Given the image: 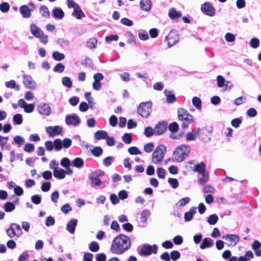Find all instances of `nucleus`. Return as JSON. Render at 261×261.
<instances>
[{
    "mask_svg": "<svg viewBox=\"0 0 261 261\" xmlns=\"http://www.w3.org/2000/svg\"><path fill=\"white\" fill-rule=\"evenodd\" d=\"M10 9V5L7 2H3L0 4V10L3 13L8 12Z\"/></svg>",
    "mask_w": 261,
    "mask_h": 261,
    "instance_id": "59",
    "label": "nucleus"
},
{
    "mask_svg": "<svg viewBox=\"0 0 261 261\" xmlns=\"http://www.w3.org/2000/svg\"><path fill=\"white\" fill-rule=\"evenodd\" d=\"M141 9L146 12L149 11L152 7V3L150 0H142L140 3Z\"/></svg>",
    "mask_w": 261,
    "mask_h": 261,
    "instance_id": "19",
    "label": "nucleus"
},
{
    "mask_svg": "<svg viewBox=\"0 0 261 261\" xmlns=\"http://www.w3.org/2000/svg\"><path fill=\"white\" fill-rule=\"evenodd\" d=\"M56 43L62 48L67 47L70 44L69 41L64 38H59L57 40Z\"/></svg>",
    "mask_w": 261,
    "mask_h": 261,
    "instance_id": "35",
    "label": "nucleus"
},
{
    "mask_svg": "<svg viewBox=\"0 0 261 261\" xmlns=\"http://www.w3.org/2000/svg\"><path fill=\"white\" fill-rule=\"evenodd\" d=\"M13 227L14 230L15 231L16 237L19 238L22 234V230L19 225L16 223H11Z\"/></svg>",
    "mask_w": 261,
    "mask_h": 261,
    "instance_id": "46",
    "label": "nucleus"
},
{
    "mask_svg": "<svg viewBox=\"0 0 261 261\" xmlns=\"http://www.w3.org/2000/svg\"><path fill=\"white\" fill-rule=\"evenodd\" d=\"M35 9V5L30 2L28 5H22L19 8V11L23 17L29 18L31 15V12Z\"/></svg>",
    "mask_w": 261,
    "mask_h": 261,
    "instance_id": "7",
    "label": "nucleus"
},
{
    "mask_svg": "<svg viewBox=\"0 0 261 261\" xmlns=\"http://www.w3.org/2000/svg\"><path fill=\"white\" fill-rule=\"evenodd\" d=\"M62 83L63 86L70 88L72 87V82L70 77L67 76H64L62 79Z\"/></svg>",
    "mask_w": 261,
    "mask_h": 261,
    "instance_id": "41",
    "label": "nucleus"
},
{
    "mask_svg": "<svg viewBox=\"0 0 261 261\" xmlns=\"http://www.w3.org/2000/svg\"><path fill=\"white\" fill-rule=\"evenodd\" d=\"M128 152L132 155H137L141 154V151L136 146H132L128 149Z\"/></svg>",
    "mask_w": 261,
    "mask_h": 261,
    "instance_id": "55",
    "label": "nucleus"
},
{
    "mask_svg": "<svg viewBox=\"0 0 261 261\" xmlns=\"http://www.w3.org/2000/svg\"><path fill=\"white\" fill-rule=\"evenodd\" d=\"M192 101L193 105L197 109H200L201 108V100L199 97H198L197 96H194L192 98Z\"/></svg>",
    "mask_w": 261,
    "mask_h": 261,
    "instance_id": "48",
    "label": "nucleus"
},
{
    "mask_svg": "<svg viewBox=\"0 0 261 261\" xmlns=\"http://www.w3.org/2000/svg\"><path fill=\"white\" fill-rule=\"evenodd\" d=\"M217 86L219 87H223L225 85V80L224 77L220 75H219L217 77Z\"/></svg>",
    "mask_w": 261,
    "mask_h": 261,
    "instance_id": "63",
    "label": "nucleus"
},
{
    "mask_svg": "<svg viewBox=\"0 0 261 261\" xmlns=\"http://www.w3.org/2000/svg\"><path fill=\"white\" fill-rule=\"evenodd\" d=\"M53 15L55 18L62 19L64 16V12L60 8H55L53 10Z\"/></svg>",
    "mask_w": 261,
    "mask_h": 261,
    "instance_id": "24",
    "label": "nucleus"
},
{
    "mask_svg": "<svg viewBox=\"0 0 261 261\" xmlns=\"http://www.w3.org/2000/svg\"><path fill=\"white\" fill-rule=\"evenodd\" d=\"M65 69V66L61 63H58L54 68L53 71L55 72L62 73Z\"/></svg>",
    "mask_w": 261,
    "mask_h": 261,
    "instance_id": "52",
    "label": "nucleus"
},
{
    "mask_svg": "<svg viewBox=\"0 0 261 261\" xmlns=\"http://www.w3.org/2000/svg\"><path fill=\"white\" fill-rule=\"evenodd\" d=\"M39 113L43 115L48 116L51 113V109L48 104L41 103L38 106Z\"/></svg>",
    "mask_w": 261,
    "mask_h": 261,
    "instance_id": "13",
    "label": "nucleus"
},
{
    "mask_svg": "<svg viewBox=\"0 0 261 261\" xmlns=\"http://www.w3.org/2000/svg\"><path fill=\"white\" fill-rule=\"evenodd\" d=\"M200 174L201 176L199 178L198 183L200 185H204L208 181V173L207 171H206L202 173H200Z\"/></svg>",
    "mask_w": 261,
    "mask_h": 261,
    "instance_id": "27",
    "label": "nucleus"
},
{
    "mask_svg": "<svg viewBox=\"0 0 261 261\" xmlns=\"http://www.w3.org/2000/svg\"><path fill=\"white\" fill-rule=\"evenodd\" d=\"M201 10L206 15L213 16L215 13V9L208 2H205L201 6Z\"/></svg>",
    "mask_w": 261,
    "mask_h": 261,
    "instance_id": "9",
    "label": "nucleus"
},
{
    "mask_svg": "<svg viewBox=\"0 0 261 261\" xmlns=\"http://www.w3.org/2000/svg\"><path fill=\"white\" fill-rule=\"evenodd\" d=\"M91 153L95 157H99L103 153V149L100 146H93L92 149H90Z\"/></svg>",
    "mask_w": 261,
    "mask_h": 261,
    "instance_id": "28",
    "label": "nucleus"
},
{
    "mask_svg": "<svg viewBox=\"0 0 261 261\" xmlns=\"http://www.w3.org/2000/svg\"><path fill=\"white\" fill-rule=\"evenodd\" d=\"M168 16L172 20H175L182 16V13L180 11H177L174 8L170 9L168 12Z\"/></svg>",
    "mask_w": 261,
    "mask_h": 261,
    "instance_id": "18",
    "label": "nucleus"
},
{
    "mask_svg": "<svg viewBox=\"0 0 261 261\" xmlns=\"http://www.w3.org/2000/svg\"><path fill=\"white\" fill-rule=\"evenodd\" d=\"M89 249L92 252H97L99 250V245L95 241L92 242L89 245Z\"/></svg>",
    "mask_w": 261,
    "mask_h": 261,
    "instance_id": "47",
    "label": "nucleus"
},
{
    "mask_svg": "<svg viewBox=\"0 0 261 261\" xmlns=\"http://www.w3.org/2000/svg\"><path fill=\"white\" fill-rule=\"evenodd\" d=\"M84 160L80 157H77L75 158L71 162V166L77 168H81L84 166Z\"/></svg>",
    "mask_w": 261,
    "mask_h": 261,
    "instance_id": "26",
    "label": "nucleus"
},
{
    "mask_svg": "<svg viewBox=\"0 0 261 261\" xmlns=\"http://www.w3.org/2000/svg\"><path fill=\"white\" fill-rule=\"evenodd\" d=\"M177 114L179 120L186 121L188 123H191L194 121L193 116L183 108L178 109Z\"/></svg>",
    "mask_w": 261,
    "mask_h": 261,
    "instance_id": "6",
    "label": "nucleus"
},
{
    "mask_svg": "<svg viewBox=\"0 0 261 261\" xmlns=\"http://www.w3.org/2000/svg\"><path fill=\"white\" fill-rule=\"evenodd\" d=\"M170 256L171 259L173 261H176L180 258V253L177 250H173L171 252Z\"/></svg>",
    "mask_w": 261,
    "mask_h": 261,
    "instance_id": "60",
    "label": "nucleus"
},
{
    "mask_svg": "<svg viewBox=\"0 0 261 261\" xmlns=\"http://www.w3.org/2000/svg\"><path fill=\"white\" fill-rule=\"evenodd\" d=\"M171 33L166 37L165 41H167L168 48H170L178 42V39H174L171 37Z\"/></svg>",
    "mask_w": 261,
    "mask_h": 261,
    "instance_id": "31",
    "label": "nucleus"
},
{
    "mask_svg": "<svg viewBox=\"0 0 261 261\" xmlns=\"http://www.w3.org/2000/svg\"><path fill=\"white\" fill-rule=\"evenodd\" d=\"M193 170L199 174L206 172V164L203 162L196 164Z\"/></svg>",
    "mask_w": 261,
    "mask_h": 261,
    "instance_id": "23",
    "label": "nucleus"
},
{
    "mask_svg": "<svg viewBox=\"0 0 261 261\" xmlns=\"http://www.w3.org/2000/svg\"><path fill=\"white\" fill-rule=\"evenodd\" d=\"M108 133L105 130H99L96 131L94 134V137L96 139L100 140L105 139L108 137Z\"/></svg>",
    "mask_w": 261,
    "mask_h": 261,
    "instance_id": "29",
    "label": "nucleus"
},
{
    "mask_svg": "<svg viewBox=\"0 0 261 261\" xmlns=\"http://www.w3.org/2000/svg\"><path fill=\"white\" fill-rule=\"evenodd\" d=\"M4 208L6 212H11L15 209V206L14 203L7 202L5 204Z\"/></svg>",
    "mask_w": 261,
    "mask_h": 261,
    "instance_id": "42",
    "label": "nucleus"
},
{
    "mask_svg": "<svg viewBox=\"0 0 261 261\" xmlns=\"http://www.w3.org/2000/svg\"><path fill=\"white\" fill-rule=\"evenodd\" d=\"M122 139L123 142L126 144H130L133 140V138L130 134L125 133L122 137Z\"/></svg>",
    "mask_w": 261,
    "mask_h": 261,
    "instance_id": "53",
    "label": "nucleus"
},
{
    "mask_svg": "<svg viewBox=\"0 0 261 261\" xmlns=\"http://www.w3.org/2000/svg\"><path fill=\"white\" fill-rule=\"evenodd\" d=\"M151 101L142 102L137 109V113L143 118H147L151 112Z\"/></svg>",
    "mask_w": 261,
    "mask_h": 261,
    "instance_id": "4",
    "label": "nucleus"
},
{
    "mask_svg": "<svg viewBox=\"0 0 261 261\" xmlns=\"http://www.w3.org/2000/svg\"><path fill=\"white\" fill-rule=\"evenodd\" d=\"M77 222L78 221L77 219H72L67 223L66 229L71 234H73L75 232V230L77 224Z\"/></svg>",
    "mask_w": 261,
    "mask_h": 261,
    "instance_id": "16",
    "label": "nucleus"
},
{
    "mask_svg": "<svg viewBox=\"0 0 261 261\" xmlns=\"http://www.w3.org/2000/svg\"><path fill=\"white\" fill-rule=\"evenodd\" d=\"M54 149L56 151H60L63 147L62 141L60 139H56L54 141Z\"/></svg>",
    "mask_w": 261,
    "mask_h": 261,
    "instance_id": "43",
    "label": "nucleus"
},
{
    "mask_svg": "<svg viewBox=\"0 0 261 261\" xmlns=\"http://www.w3.org/2000/svg\"><path fill=\"white\" fill-rule=\"evenodd\" d=\"M190 201V199L189 197H185L180 199L176 203V205H178L179 206L182 207L187 205Z\"/></svg>",
    "mask_w": 261,
    "mask_h": 261,
    "instance_id": "62",
    "label": "nucleus"
},
{
    "mask_svg": "<svg viewBox=\"0 0 261 261\" xmlns=\"http://www.w3.org/2000/svg\"><path fill=\"white\" fill-rule=\"evenodd\" d=\"M138 36L139 39L143 41H145L149 39L148 32L146 30L143 29H140L138 31Z\"/></svg>",
    "mask_w": 261,
    "mask_h": 261,
    "instance_id": "33",
    "label": "nucleus"
},
{
    "mask_svg": "<svg viewBox=\"0 0 261 261\" xmlns=\"http://www.w3.org/2000/svg\"><path fill=\"white\" fill-rule=\"evenodd\" d=\"M259 40L256 37L252 38L250 41V45L253 48H256L259 45Z\"/></svg>",
    "mask_w": 261,
    "mask_h": 261,
    "instance_id": "54",
    "label": "nucleus"
},
{
    "mask_svg": "<svg viewBox=\"0 0 261 261\" xmlns=\"http://www.w3.org/2000/svg\"><path fill=\"white\" fill-rule=\"evenodd\" d=\"M30 31L32 34L36 38L40 37L41 34H43V32L38 28L35 23H32L30 25Z\"/></svg>",
    "mask_w": 261,
    "mask_h": 261,
    "instance_id": "17",
    "label": "nucleus"
},
{
    "mask_svg": "<svg viewBox=\"0 0 261 261\" xmlns=\"http://www.w3.org/2000/svg\"><path fill=\"white\" fill-rule=\"evenodd\" d=\"M52 57L55 60L60 61L64 60L65 56L64 54L55 51L53 53Z\"/></svg>",
    "mask_w": 261,
    "mask_h": 261,
    "instance_id": "34",
    "label": "nucleus"
},
{
    "mask_svg": "<svg viewBox=\"0 0 261 261\" xmlns=\"http://www.w3.org/2000/svg\"><path fill=\"white\" fill-rule=\"evenodd\" d=\"M65 122L68 125L77 126L80 124L81 120L75 114H72L66 116Z\"/></svg>",
    "mask_w": 261,
    "mask_h": 261,
    "instance_id": "8",
    "label": "nucleus"
},
{
    "mask_svg": "<svg viewBox=\"0 0 261 261\" xmlns=\"http://www.w3.org/2000/svg\"><path fill=\"white\" fill-rule=\"evenodd\" d=\"M72 15L78 19H81L85 17V14L79 5L73 9Z\"/></svg>",
    "mask_w": 261,
    "mask_h": 261,
    "instance_id": "21",
    "label": "nucleus"
},
{
    "mask_svg": "<svg viewBox=\"0 0 261 261\" xmlns=\"http://www.w3.org/2000/svg\"><path fill=\"white\" fill-rule=\"evenodd\" d=\"M60 165L62 167L65 168L71 166V162L68 158L64 157L61 160Z\"/></svg>",
    "mask_w": 261,
    "mask_h": 261,
    "instance_id": "49",
    "label": "nucleus"
},
{
    "mask_svg": "<svg viewBox=\"0 0 261 261\" xmlns=\"http://www.w3.org/2000/svg\"><path fill=\"white\" fill-rule=\"evenodd\" d=\"M168 122L165 120L159 122L154 127L155 135L160 136L163 135L167 130Z\"/></svg>",
    "mask_w": 261,
    "mask_h": 261,
    "instance_id": "10",
    "label": "nucleus"
},
{
    "mask_svg": "<svg viewBox=\"0 0 261 261\" xmlns=\"http://www.w3.org/2000/svg\"><path fill=\"white\" fill-rule=\"evenodd\" d=\"M150 215V212L147 210H143L141 213L140 221L145 223L147 221V218Z\"/></svg>",
    "mask_w": 261,
    "mask_h": 261,
    "instance_id": "45",
    "label": "nucleus"
},
{
    "mask_svg": "<svg viewBox=\"0 0 261 261\" xmlns=\"http://www.w3.org/2000/svg\"><path fill=\"white\" fill-rule=\"evenodd\" d=\"M214 245L213 240L210 238H205L203 239L201 244L200 245V248L201 249H204L206 248L211 247Z\"/></svg>",
    "mask_w": 261,
    "mask_h": 261,
    "instance_id": "20",
    "label": "nucleus"
},
{
    "mask_svg": "<svg viewBox=\"0 0 261 261\" xmlns=\"http://www.w3.org/2000/svg\"><path fill=\"white\" fill-rule=\"evenodd\" d=\"M196 207H192L189 211L185 213L184 219L186 222H189L193 219L194 215L196 213Z\"/></svg>",
    "mask_w": 261,
    "mask_h": 261,
    "instance_id": "22",
    "label": "nucleus"
},
{
    "mask_svg": "<svg viewBox=\"0 0 261 261\" xmlns=\"http://www.w3.org/2000/svg\"><path fill=\"white\" fill-rule=\"evenodd\" d=\"M97 42V40L96 38H90L87 41L86 47L90 49H94L96 47Z\"/></svg>",
    "mask_w": 261,
    "mask_h": 261,
    "instance_id": "37",
    "label": "nucleus"
},
{
    "mask_svg": "<svg viewBox=\"0 0 261 261\" xmlns=\"http://www.w3.org/2000/svg\"><path fill=\"white\" fill-rule=\"evenodd\" d=\"M114 161L115 158L114 157L109 156L103 159V164L106 167H109L112 165L113 162Z\"/></svg>",
    "mask_w": 261,
    "mask_h": 261,
    "instance_id": "51",
    "label": "nucleus"
},
{
    "mask_svg": "<svg viewBox=\"0 0 261 261\" xmlns=\"http://www.w3.org/2000/svg\"><path fill=\"white\" fill-rule=\"evenodd\" d=\"M144 134L146 137L149 138L154 134L155 135V132L154 129H153L151 126H147L145 128Z\"/></svg>",
    "mask_w": 261,
    "mask_h": 261,
    "instance_id": "39",
    "label": "nucleus"
},
{
    "mask_svg": "<svg viewBox=\"0 0 261 261\" xmlns=\"http://www.w3.org/2000/svg\"><path fill=\"white\" fill-rule=\"evenodd\" d=\"M167 128L171 133H174L179 129V125L177 122H173L168 126Z\"/></svg>",
    "mask_w": 261,
    "mask_h": 261,
    "instance_id": "44",
    "label": "nucleus"
},
{
    "mask_svg": "<svg viewBox=\"0 0 261 261\" xmlns=\"http://www.w3.org/2000/svg\"><path fill=\"white\" fill-rule=\"evenodd\" d=\"M54 176L55 177L59 179L64 178L65 177L64 170L61 168L55 170L54 171Z\"/></svg>",
    "mask_w": 261,
    "mask_h": 261,
    "instance_id": "32",
    "label": "nucleus"
},
{
    "mask_svg": "<svg viewBox=\"0 0 261 261\" xmlns=\"http://www.w3.org/2000/svg\"><path fill=\"white\" fill-rule=\"evenodd\" d=\"M89 178L92 181V185L94 186H100L102 184V181L98 177L89 175Z\"/></svg>",
    "mask_w": 261,
    "mask_h": 261,
    "instance_id": "58",
    "label": "nucleus"
},
{
    "mask_svg": "<svg viewBox=\"0 0 261 261\" xmlns=\"http://www.w3.org/2000/svg\"><path fill=\"white\" fill-rule=\"evenodd\" d=\"M131 245L130 239L128 236L120 234L113 240L111 251L116 254H122L130 248Z\"/></svg>",
    "mask_w": 261,
    "mask_h": 261,
    "instance_id": "1",
    "label": "nucleus"
},
{
    "mask_svg": "<svg viewBox=\"0 0 261 261\" xmlns=\"http://www.w3.org/2000/svg\"><path fill=\"white\" fill-rule=\"evenodd\" d=\"M22 82L28 89H34L36 88V83L30 75H23Z\"/></svg>",
    "mask_w": 261,
    "mask_h": 261,
    "instance_id": "11",
    "label": "nucleus"
},
{
    "mask_svg": "<svg viewBox=\"0 0 261 261\" xmlns=\"http://www.w3.org/2000/svg\"><path fill=\"white\" fill-rule=\"evenodd\" d=\"M190 147L188 145L182 144L178 146L173 152L175 160L178 163L183 161L189 154Z\"/></svg>",
    "mask_w": 261,
    "mask_h": 261,
    "instance_id": "2",
    "label": "nucleus"
},
{
    "mask_svg": "<svg viewBox=\"0 0 261 261\" xmlns=\"http://www.w3.org/2000/svg\"><path fill=\"white\" fill-rule=\"evenodd\" d=\"M168 181L173 189H176L178 187L179 183L178 180L176 178H169Z\"/></svg>",
    "mask_w": 261,
    "mask_h": 261,
    "instance_id": "57",
    "label": "nucleus"
},
{
    "mask_svg": "<svg viewBox=\"0 0 261 261\" xmlns=\"http://www.w3.org/2000/svg\"><path fill=\"white\" fill-rule=\"evenodd\" d=\"M13 122L14 124L20 125L23 122L22 116L20 114H16L13 117Z\"/></svg>",
    "mask_w": 261,
    "mask_h": 261,
    "instance_id": "38",
    "label": "nucleus"
},
{
    "mask_svg": "<svg viewBox=\"0 0 261 261\" xmlns=\"http://www.w3.org/2000/svg\"><path fill=\"white\" fill-rule=\"evenodd\" d=\"M5 85L8 88L14 89L17 91H19L20 89V86L16 84L15 81L13 80L5 82Z\"/></svg>",
    "mask_w": 261,
    "mask_h": 261,
    "instance_id": "30",
    "label": "nucleus"
},
{
    "mask_svg": "<svg viewBox=\"0 0 261 261\" xmlns=\"http://www.w3.org/2000/svg\"><path fill=\"white\" fill-rule=\"evenodd\" d=\"M85 97L89 104L91 109H93L94 103L93 102V98L91 96V93L87 92L85 94Z\"/></svg>",
    "mask_w": 261,
    "mask_h": 261,
    "instance_id": "50",
    "label": "nucleus"
},
{
    "mask_svg": "<svg viewBox=\"0 0 261 261\" xmlns=\"http://www.w3.org/2000/svg\"><path fill=\"white\" fill-rule=\"evenodd\" d=\"M40 13L42 16L45 18H49L50 13L47 7L45 6H41L39 9Z\"/></svg>",
    "mask_w": 261,
    "mask_h": 261,
    "instance_id": "36",
    "label": "nucleus"
},
{
    "mask_svg": "<svg viewBox=\"0 0 261 261\" xmlns=\"http://www.w3.org/2000/svg\"><path fill=\"white\" fill-rule=\"evenodd\" d=\"M6 233L8 235V236L10 238H13L15 236H16V233L15 232V231L14 230L12 224H10L9 228L7 229Z\"/></svg>",
    "mask_w": 261,
    "mask_h": 261,
    "instance_id": "56",
    "label": "nucleus"
},
{
    "mask_svg": "<svg viewBox=\"0 0 261 261\" xmlns=\"http://www.w3.org/2000/svg\"><path fill=\"white\" fill-rule=\"evenodd\" d=\"M164 93L167 97L166 101L167 103H171L175 101L176 97L172 92L166 89L164 90Z\"/></svg>",
    "mask_w": 261,
    "mask_h": 261,
    "instance_id": "25",
    "label": "nucleus"
},
{
    "mask_svg": "<svg viewBox=\"0 0 261 261\" xmlns=\"http://www.w3.org/2000/svg\"><path fill=\"white\" fill-rule=\"evenodd\" d=\"M200 128H195L192 132H188L186 134V140L187 141H195L196 139L197 136L198 135L200 137Z\"/></svg>",
    "mask_w": 261,
    "mask_h": 261,
    "instance_id": "15",
    "label": "nucleus"
},
{
    "mask_svg": "<svg viewBox=\"0 0 261 261\" xmlns=\"http://www.w3.org/2000/svg\"><path fill=\"white\" fill-rule=\"evenodd\" d=\"M46 132L49 137H53L56 135L60 134L62 132V128L60 126H48L46 128Z\"/></svg>",
    "mask_w": 261,
    "mask_h": 261,
    "instance_id": "12",
    "label": "nucleus"
},
{
    "mask_svg": "<svg viewBox=\"0 0 261 261\" xmlns=\"http://www.w3.org/2000/svg\"><path fill=\"white\" fill-rule=\"evenodd\" d=\"M158 249V247L155 244L151 246L149 244H145L142 246L139 254L141 256H149L151 253L156 254Z\"/></svg>",
    "mask_w": 261,
    "mask_h": 261,
    "instance_id": "5",
    "label": "nucleus"
},
{
    "mask_svg": "<svg viewBox=\"0 0 261 261\" xmlns=\"http://www.w3.org/2000/svg\"><path fill=\"white\" fill-rule=\"evenodd\" d=\"M29 254L27 251H24L18 257L17 261H29Z\"/></svg>",
    "mask_w": 261,
    "mask_h": 261,
    "instance_id": "64",
    "label": "nucleus"
},
{
    "mask_svg": "<svg viewBox=\"0 0 261 261\" xmlns=\"http://www.w3.org/2000/svg\"><path fill=\"white\" fill-rule=\"evenodd\" d=\"M212 132V127H205L203 128L200 129V137L199 139L203 141L204 142H208L211 140L210 135H206V137H203L202 135L205 134V133L207 134H210Z\"/></svg>",
    "mask_w": 261,
    "mask_h": 261,
    "instance_id": "14",
    "label": "nucleus"
},
{
    "mask_svg": "<svg viewBox=\"0 0 261 261\" xmlns=\"http://www.w3.org/2000/svg\"><path fill=\"white\" fill-rule=\"evenodd\" d=\"M218 221V217L216 214H212L209 216L207 218V221L210 225H215Z\"/></svg>",
    "mask_w": 261,
    "mask_h": 261,
    "instance_id": "40",
    "label": "nucleus"
},
{
    "mask_svg": "<svg viewBox=\"0 0 261 261\" xmlns=\"http://www.w3.org/2000/svg\"><path fill=\"white\" fill-rule=\"evenodd\" d=\"M166 151V147L164 145L161 144L156 147L152 154V160L153 163L158 164L164 159Z\"/></svg>",
    "mask_w": 261,
    "mask_h": 261,
    "instance_id": "3",
    "label": "nucleus"
},
{
    "mask_svg": "<svg viewBox=\"0 0 261 261\" xmlns=\"http://www.w3.org/2000/svg\"><path fill=\"white\" fill-rule=\"evenodd\" d=\"M14 142L18 144V147H20L25 141L24 139L20 136H16L14 138Z\"/></svg>",
    "mask_w": 261,
    "mask_h": 261,
    "instance_id": "61",
    "label": "nucleus"
}]
</instances>
